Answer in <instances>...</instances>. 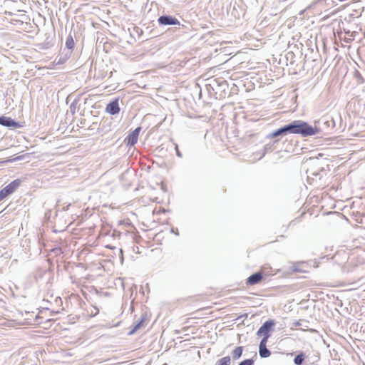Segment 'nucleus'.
I'll list each match as a JSON object with an SVG mask.
<instances>
[{
	"label": "nucleus",
	"mask_w": 365,
	"mask_h": 365,
	"mask_svg": "<svg viewBox=\"0 0 365 365\" xmlns=\"http://www.w3.org/2000/svg\"><path fill=\"white\" fill-rule=\"evenodd\" d=\"M24 159V156L23 155H19V156H17L13 159H11L9 160L10 162H14V161H17V160H21Z\"/></svg>",
	"instance_id": "obj_25"
},
{
	"label": "nucleus",
	"mask_w": 365,
	"mask_h": 365,
	"mask_svg": "<svg viewBox=\"0 0 365 365\" xmlns=\"http://www.w3.org/2000/svg\"><path fill=\"white\" fill-rule=\"evenodd\" d=\"M259 354L261 358H267L271 355V351L267 346H259Z\"/></svg>",
	"instance_id": "obj_15"
},
{
	"label": "nucleus",
	"mask_w": 365,
	"mask_h": 365,
	"mask_svg": "<svg viewBox=\"0 0 365 365\" xmlns=\"http://www.w3.org/2000/svg\"><path fill=\"white\" fill-rule=\"evenodd\" d=\"M21 180L16 179L10 182L8 185L0 190L1 193H3L4 197H6L9 195L12 194L20 185Z\"/></svg>",
	"instance_id": "obj_4"
},
{
	"label": "nucleus",
	"mask_w": 365,
	"mask_h": 365,
	"mask_svg": "<svg viewBox=\"0 0 365 365\" xmlns=\"http://www.w3.org/2000/svg\"><path fill=\"white\" fill-rule=\"evenodd\" d=\"M278 142H279V139H275L272 143H269L266 144L264 146V153H263V155H264L265 153H267L273 151L274 150V145H275V143H277Z\"/></svg>",
	"instance_id": "obj_14"
},
{
	"label": "nucleus",
	"mask_w": 365,
	"mask_h": 365,
	"mask_svg": "<svg viewBox=\"0 0 365 365\" xmlns=\"http://www.w3.org/2000/svg\"><path fill=\"white\" fill-rule=\"evenodd\" d=\"M289 134H299L303 137L315 135L320 133L321 128L312 126L308 123L297 120L287 124Z\"/></svg>",
	"instance_id": "obj_1"
},
{
	"label": "nucleus",
	"mask_w": 365,
	"mask_h": 365,
	"mask_svg": "<svg viewBox=\"0 0 365 365\" xmlns=\"http://www.w3.org/2000/svg\"><path fill=\"white\" fill-rule=\"evenodd\" d=\"M231 361V358L230 356H227L220 359L216 362V365H230Z\"/></svg>",
	"instance_id": "obj_16"
},
{
	"label": "nucleus",
	"mask_w": 365,
	"mask_h": 365,
	"mask_svg": "<svg viewBox=\"0 0 365 365\" xmlns=\"http://www.w3.org/2000/svg\"><path fill=\"white\" fill-rule=\"evenodd\" d=\"M76 108H77V101H75L70 106V111L72 114H74L76 113Z\"/></svg>",
	"instance_id": "obj_22"
},
{
	"label": "nucleus",
	"mask_w": 365,
	"mask_h": 365,
	"mask_svg": "<svg viewBox=\"0 0 365 365\" xmlns=\"http://www.w3.org/2000/svg\"><path fill=\"white\" fill-rule=\"evenodd\" d=\"M320 123H323L324 124H327V125L328 127H329V126H330V124H331V125H333V124H334V122L332 121V120L329 121V120H327V119H326V117H323L322 118H321V119L319 120L318 123L319 124Z\"/></svg>",
	"instance_id": "obj_18"
},
{
	"label": "nucleus",
	"mask_w": 365,
	"mask_h": 365,
	"mask_svg": "<svg viewBox=\"0 0 365 365\" xmlns=\"http://www.w3.org/2000/svg\"><path fill=\"white\" fill-rule=\"evenodd\" d=\"M174 146H175V152H176V155L180 158H182V153L180 151L179 148H178V145L177 143H174Z\"/></svg>",
	"instance_id": "obj_23"
},
{
	"label": "nucleus",
	"mask_w": 365,
	"mask_h": 365,
	"mask_svg": "<svg viewBox=\"0 0 365 365\" xmlns=\"http://www.w3.org/2000/svg\"><path fill=\"white\" fill-rule=\"evenodd\" d=\"M289 129L287 124L284 125V126L278 128L277 130L270 133L267 135V138L272 139V138H277L279 137H283L287 135H289Z\"/></svg>",
	"instance_id": "obj_5"
},
{
	"label": "nucleus",
	"mask_w": 365,
	"mask_h": 365,
	"mask_svg": "<svg viewBox=\"0 0 365 365\" xmlns=\"http://www.w3.org/2000/svg\"><path fill=\"white\" fill-rule=\"evenodd\" d=\"M263 279V274L262 272H257L251 274L247 279V285H255L259 284Z\"/></svg>",
	"instance_id": "obj_9"
},
{
	"label": "nucleus",
	"mask_w": 365,
	"mask_h": 365,
	"mask_svg": "<svg viewBox=\"0 0 365 365\" xmlns=\"http://www.w3.org/2000/svg\"><path fill=\"white\" fill-rule=\"evenodd\" d=\"M354 76L358 80L359 83H362L364 82V78H363L361 74L358 71H355Z\"/></svg>",
	"instance_id": "obj_21"
},
{
	"label": "nucleus",
	"mask_w": 365,
	"mask_h": 365,
	"mask_svg": "<svg viewBox=\"0 0 365 365\" xmlns=\"http://www.w3.org/2000/svg\"><path fill=\"white\" fill-rule=\"evenodd\" d=\"M147 319V315L145 314H143L140 318V319L134 323L133 329L129 332V334H133L137 330L140 329L143 327H144L145 321Z\"/></svg>",
	"instance_id": "obj_11"
},
{
	"label": "nucleus",
	"mask_w": 365,
	"mask_h": 365,
	"mask_svg": "<svg viewBox=\"0 0 365 365\" xmlns=\"http://www.w3.org/2000/svg\"><path fill=\"white\" fill-rule=\"evenodd\" d=\"M306 323H307V321H306L304 319H300V320H298V321H294L292 323V325L294 326V327L304 326V324H306Z\"/></svg>",
	"instance_id": "obj_19"
},
{
	"label": "nucleus",
	"mask_w": 365,
	"mask_h": 365,
	"mask_svg": "<svg viewBox=\"0 0 365 365\" xmlns=\"http://www.w3.org/2000/svg\"><path fill=\"white\" fill-rule=\"evenodd\" d=\"M118 252H119V253H120V258H121V259H122V260H123V250H122V249H119Z\"/></svg>",
	"instance_id": "obj_26"
},
{
	"label": "nucleus",
	"mask_w": 365,
	"mask_h": 365,
	"mask_svg": "<svg viewBox=\"0 0 365 365\" xmlns=\"http://www.w3.org/2000/svg\"><path fill=\"white\" fill-rule=\"evenodd\" d=\"M242 352H243V346L235 347L231 352L232 359L234 360L239 359L242 356Z\"/></svg>",
	"instance_id": "obj_12"
},
{
	"label": "nucleus",
	"mask_w": 365,
	"mask_h": 365,
	"mask_svg": "<svg viewBox=\"0 0 365 365\" xmlns=\"http://www.w3.org/2000/svg\"><path fill=\"white\" fill-rule=\"evenodd\" d=\"M74 48V41L72 35L70 34L66 41V48L63 49L61 56L60 57L58 63L66 61L71 55Z\"/></svg>",
	"instance_id": "obj_2"
},
{
	"label": "nucleus",
	"mask_w": 365,
	"mask_h": 365,
	"mask_svg": "<svg viewBox=\"0 0 365 365\" xmlns=\"http://www.w3.org/2000/svg\"><path fill=\"white\" fill-rule=\"evenodd\" d=\"M274 325V322L272 320L266 321L258 329L257 334L258 336L267 335L269 336V331H271L272 327Z\"/></svg>",
	"instance_id": "obj_6"
},
{
	"label": "nucleus",
	"mask_w": 365,
	"mask_h": 365,
	"mask_svg": "<svg viewBox=\"0 0 365 365\" xmlns=\"http://www.w3.org/2000/svg\"><path fill=\"white\" fill-rule=\"evenodd\" d=\"M254 356H255V357H257V353H256V352L255 353Z\"/></svg>",
	"instance_id": "obj_29"
},
{
	"label": "nucleus",
	"mask_w": 365,
	"mask_h": 365,
	"mask_svg": "<svg viewBox=\"0 0 365 365\" xmlns=\"http://www.w3.org/2000/svg\"><path fill=\"white\" fill-rule=\"evenodd\" d=\"M0 125L8 128H20L21 125L19 122L12 119L10 117L0 116Z\"/></svg>",
	"instance_id": "obj_7"
},
{
	"label": "nucleus",
	"mask_w": 365,
	"mask_h": 365,
	"mask_svg": "<svg viewBox=\"0 0 365 365\" xmlns=\"http://www.w3.org/2000/svg\"><path fill=\"white\" fill-rule=\"evenodd\" d=\"M140 130L141 128L138 127L126 137L125 141L128 145L133 146L137 143Z\"/></svg>",
	"instance_id": "obj_8"
},
{
	"label": "nucleus",
	"mask_w": 365,
	"mask_h": 365,
	"mask_svg": "<svg viewBox=\"0 0 365 365\" xmlns=\"http://www.w3.org/2000/svg\"><path fill=\"white\" fill-rule=\"evenodd\" d=\"M255 360L253 359H247L242 361L238 365H254Z\"/></svg>",
	"instance_id": "obj_17"
},
{
	"label": "nucleus",
	"mask_w": 365,
	"mask_h": 365,
	"mask_svg": "<svg viewBox=\"0 0 365 365\" xmlns=\"http://www.w3.org/2000/svg\"><path fill=\"white\" fill-rule=\"evenodd\" d=\"M108 248L110 249H114L115 247H112V246H108Z\"/></svg>",
	"instance_id": "obj_28"
},
{
	"label": "nucleus",
	"mask_w": 365,
	"mask_h": 365,
	"mask_svg": "<svg viewBox=\"0 0 365 365\" xmlns=\"http://www.w3.org/2000/svg\"><path fill=\"white\" fill-rule=\"evenodd\" d=\"M70 205H68L67 207H65L63 210H67Z\"/></svg>",
	"instance_id": "obj_27"
},
{
	"label": "nucleus",
	"mask_w": 365,
	"mask_h": 365,
	"mask_svg": "<svg viewBox=\"0 0 365 365\" xmlns=\"http://www.w3.org/2000/svg\"><path fill=\"white\" fill-rule=\"evenodd\" d=\"M158 24L159 26H180V22L178 21V19L173 16L170 15H162L158 17Z\"/></svg>",
	"instance_id": "obj_3"
},
{
	"label": "nucleus",
	"mask_w": 365,
	"mask_h": 365,
	"mask_svg": "<svg viewBox=\"0 0 365 365\" xmlns=\"http://www.w3.org/2000/svg\"><path fill=\"white\" fill-rule=\"evenodd\" d=\"M269 337V336L263 335V338L260 341L259 346H267V342L268 341Z\"/></svg>",
	"instance_id": "obj_20"
},
{
	"label": "nucleus",
	"mask_w": 365,
	"mask_h": 365,
	"mask_svg": "<svg viewBox=\"0 0 365 365\" xmlns=\"http://www.w3.org/2000/svg\"><path fill=\"white\" fill-rule=\"evenodd\" d=\"M306 354L305 353H304L303 351H301L299 352V354H298L294 359V363L296 364V365H302L305 359H306Z\"/></svg>",
	"instance_id": "obj_13"
},
{
	"label": "nucleus",
	"mask_w": 365,
	"mask_h": 365,
	"mask_svg": "<svg viewBox=\"0 0 365 365\" xmlns=\"http://www.w3.org/2000/svg\"><path fill=\"white\" fill-rule=\"evenodd\" d=\"M215 82H216V83H217L218 86H227V82L226 81H224V80H220V82H218V81L217 80H214Z\"/></svg>",
	"instance_id": "obj_24"
},
{
	"label": "nucleus",
	"mask_w": 365,
	"mask_h": 365,
	"mask_svg": "<svg viewBox=\"0 0 365 365\" xmlns=\"http://www.w3.org/2000/svg\"><path fill=\"white\" fill-rule=\"evenodd\" d=\"M106 111L110 115H116L120 111L118 99L110 101L106 106Z\"/></svg>",
	"instance_id": "obj_10"
}]
</instances>
